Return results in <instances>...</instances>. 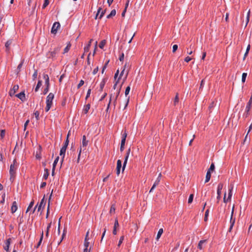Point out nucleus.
<instances>
[{
  "instance_id": "34",
  "label": "nucleus",
  "mask_w": 252,
  "mask_h": 252,
  "mask_svg": "<svg viewBox=\"0 0 252 252\" xmlns=\"http://www.w3.org/2000/svg\"><path fill=\"white\" fill-rule=\"evenodd\" d=\"M41 85H42V81L41 80H39L37 83V84L35 87V91L37 92L38 89H39V88L41 86Z\"/></svg>"
},
{
  "instance_id": "5",
  "label": "nucleus",
  "mask_w": 252,
  "mask_h": 252,
  "mask_svg": "<svg viewBox=\"0 0 252 252\" xmlns=\"http://www.w3.org/2000/svg\"><path fill=\"white\" fill-rule=\"evenodd\" d=\"M121 91V88H118L116 91H113V93H111L110 94V102L113 100V97L115 96L118 97Z\"/></svg>"
},
{
  "instance_id": "16",
  "label": "nucleus",
  "mask_w": 252,
  "mask_h": 252,
  "mask_svg": "<svg viewBox=\"0 0 252 252\" xmlns=\"http://www.w3.org/2000/svg\"><path fill=\"white\" fill-rule=\"evenodd\" d=\"M46 204V202L44 201V197L42 199L41 202L38 207L37 211L39 212L42 208H44Z\"/></svg>"
},
{
  "instance_id": "59",
  "label": "nucleus",
  "mask_w": 252,
  "mask_h": 252,
  "mask_svg": "<svg viewBox=\"0 0 252 252\" xmlns=\"http://www.w3.org/2000/svg\"><path fill=\"white\" fill-rule=\"evenodd\" d=\"M59 157H57L55 160H54V163H53V167H55L56 166V164L57 163H58V161H59Z\"/></svg>"
},
{
  "instance_id": "11",
  "label": "nucleus",
  "mask_w": 252,
  "mask_h": 252,
  "mask_svg": "<svg viewBox=\"0 0 252 252\" xmlns=\"http://www.w3.org/2000/svg\"><path fill=\"white\" fill-rule=\"evenodd\" d=\"M130 149L129 148L126 152V155L125 158V160H124V162L123 163V166L122 167V172H123L125 169V167L126 166V164L127 163V161L128 160V158L129 155L130 154Z\"/></svg>"
},
{
  "instance_id": "23",
  "label": "nucleus",
  "mask_w": 252,
  "mask_h": 252,
  "mask_svg": "<svg viewBox=\"0 0 252 252\" xmlns=\"http://www.w3.org/2000/svg\"><path fill=\"white\" fill-rule=\"evenodd\" d=\"M89 240H84V247H85V248H88L89 247V246H90L91 243V246H92V245H93V244H94V241H92V242H90L89 241Z\"/></svg>"
},
{
  "instance_id": "63",
  "label": "nucleus",
  "mask_w": 252,
  "mask_h": 252,
  "mask_svg": "<svg viewBox=\"0 0 252 252\" xmlns=\"http://www.w3.org/2000/svg\"><path fill=\"white\" fill-rule=\"evenodd\" d=\"M91 93V89H89L88 90V92H87V95H86V99L90 96Z\"/></svg>"
},
{
  "instance_id": "21",
  "label": "nucleus",
  "mask_w": 252,
  "mask_h": 252,
  "mask_svg": "<svg viewBox=\"0 0 252 252\" xmlns=\"http://www.w3.org/2000/svg\"><path fill=\"white\" fill-rule=\"evenodd\" d=\"M65 152H66V150L64 149H63L62 148H61V150H60V155L62 157V159H61V163H62L63 161V158H64V156H65Z\"/></svg>"
},
{
  "instance_id": "61",
  "label": "nucleus",
  "mask_w": 252,
  "mask_h": 252,
  "mask_svg": "<svg viewBox=\"0 0 252 252\" xmlns=\"http://www.w3.org/2000/svg\"><path fill=\"white\" fill-rule=\"evenodd\" d=\"M178 45H176V44L174 45L173 46V50H172V52H173V53H175V52L177 51V50L178 49Z\"/></svg>"
},
{
  "instance_id": "53",
  "label": "nucleus",
  "mask_w": 252,
  "mask_h": 252,
  "mask_svg": "<svg viewBox=\"0 0 252 252\" xmlns=\"http://www.w3.org/2000/svg\"><path fill=\"white\" fill-rule=\"evenodd\" d=\"M5 131L4 129H2L0 131V135L1 138H3L5 136Z\"/></svg>"
},
{
  "instance_id": "58",
  "label": "nucleus",
  "mask_w": 252,
  "mask_h": 252,
  "mask_svg": "<svg viewBox=\"0 0 252 252\" xmlns=\"http://www.w3.org/2000/svg\"><path fill=\"white\" fill-rule=\"evenodd\" d=\"M124 239V236H122L120 237V240H119V243H118V247H120L121 244L123 243V241Z\"/></svg>"
},
{
  "instance_id": "39",
  "label": "nucleus",
  "mask_w": 252,
  "mask_h": 252,
  "mask_svg": "<svg viewBox=\"0 0 252 252\" xmlns=\"http://www.w3.org/2000/svg\"><path fill=\"white\" fill-rule=\"evenodd\" d=\"M116 210L115 205V204H113L111 205L110 210V213H114Z\"/></svg>"
},
{
  "instance_id": "35",
  "label": "nucleus",
  "mask_w": 252,
  "mask_h": 252,
  "mask_svg": "<svg viewBox=\"0 0 252 252\" xmlns=\"http://www.w3.org/2000/svg\"><path fill=\"white\" fill-rule=\"evenodd\" d=\"M106 41L105 40H102L99 44V47L101 49H103L106 44Z\"/></svg>"
},
{
  "instance_id": "8",
  "label": "nucleus",
  "mask_w": 252,
  "mask_h": 252,
  "mask_svg": "<svg viewBox=\"0 0 252 252\" xmlns=\"http://www.w3.org/2000/svg\"><path fill=\"white\" fill-rule=\"evenodd\" d=\"M60 28V24L59 22H55L54 23L51 29V33L56 34L58 30Z\"/></svg>"
},
{
  "instance_id": "45",
  "label": "nucleus",
  "mask_w": 252,
  "mask_h": 252,
  "mask_svg": "<svg viewBox=\"0 0 252 252\" xmlns=\"http://www.w3.org/2000/svg\"><path fill=\"white\" fill-rule=\"evenodd\" d=\"M247 73H243L242 74V82L243 83H244L246 81V78L247 77Z\"/></svg>"
},
{
  "instance_id": "2",
  "label": "nucleus",
  "mask_w": 252,
  "mask_h": 252,
  "mask_svg": "<svg viewBox=\"0 0 252 252\" xmlns=\"http://www.w3.org/2000/svg\"><path fill=\"white\" fill-rule=\"evenodd\" d=\"M54 98V94L53 93H50L46 97V106L45 108V111L48 112L51 107L52 105V101Z\"/></svg>"
},
{
  "instance_id": "18",
  "label": "nucleus",
  "mask_w": 252,
  "mask_h": 252,
  "mask_svg": "<svg viewBox=\"0 0 252 252\" xmlns=\"http://www.w3.org/2000/svg\"><path fill=\"white\" fill-rule=\"evenodd\" d=\"M16 96L21 99L22 101L25 100V94L24 92H21L20 93L17 94Z\"/></svg>"
},
{
  "instance_id": "20",
  "label": "nucleus",
  "mask_w": 252,
  "mask_h": 252,
  "mask_svg": "<svg viewBox=\"0 0 252 252\" xmlns=\"http://www.w3.org/2000/svg\"><path fill=\"white\" fill-rule=\"evenodd\" d=\"M17 210V203L16 201H14L12 203V205L11 208V211L12 213H15Z\"/></svg>"
},
{
  "instance_id": "14",
  "label": "nucleus",
  "mask_w": 252,
  "mask_h": 252,
  "mask_svg": "<svg viewBox=\"0 0 252 252\" xmlns=\"http://www.w3.org/2000/svg\"><path fill=\"white\" fill-rule=\"evenodd\" d=\"M122 168V161L120 159H118L117 162L116 167V173L118 176L120 173L121 168Z\"/></svg>"
},
{
  "instance_id": "50",
  "label": "nucleus",
  "mask_w": 252,
  "mask_h": 252,
  "mask_svg": "<svg viewBox=\"0 0 252 252\" xmlns=\"http://www.w3.org/2000/svg\"><path fill=\"white\" fill-rule=\"evenodd\" d=\"M49 3V0H45L44 2L42 5V8L44 9Z\"/></svg>"
},
{
  "instance_id": "30",
  "label": "nucleus",
  "mask_w": 252,
  "mask_h": 252,
  "mask_svg": "<svg viewBox=\"0 0 252 252\" xmlns=\"http://www.w3.org/2000/svg\"><path fill=\"white\" fill-rule=\"evenodd\" d=\"M211 178V173L207 172L205 178V183H206L209 181Z\"/></svg>"
},
{
  "instance_id": "10",
  "label": "nucleus",
  "mask_w": 252,
  "mask_h": 252,
  "mask_svg": "<svg viewBox=\"0 0 252 252\" xmlns=\"http://www.w3.org/2000/svg\"><path fill=\"white\" fill-rule=\"evenodd\" d=\"M161 177V174L159 173L157 180H156V181L155 182L154 184H153L152 188L150 190V192H151L156 187V186H157L159 184L160 181Z\"/></svg>"
},
{
  "instance_id": "19",
  "label": "nucleus",
  "mask_w": 252,
  "mask_h": 252,
  "mask_svg": "<svg viewBox=\"0 0 252 252\" xmlns=\"http://www.w3.org/2000/svg\"><path fill=\"white\" fill-rule=\"evenodd\" d=\"M11 243V239L9 238L6 240L5 242V246L4 247V249L6 251L8 252L9 251V246Z\"/></svg>"
},
{
  "instance_id": "43",
  "label": "nucleus",
  "mask_w": 252,
  "mask_h": 252,
  "mask_svg": "<svg viewBox=\"0 0 252 252\" xmlns=\"http://www.w3.org/2000/svg\"><path fill=\"white\" fill-rule=\"evenodd\" d=\"M193 196L194 195L193 194H190L189 198L188 199V203L190 204L192 203L193 199Z\"/></svg>"
},
{
  "instance_id": "47",
  "label": "nucleus",
  "mask_w": 252,
  "mask_h": 252,
  "mask_svg": "<svg viewBox=\"0 0 252 252\" xmlns=\"http://www.w3.org/2000/svg\"><path fill=\"white\" fill-rule=\"evenodd\" d=\"M70 44H68L66 47L64 49V51H63V54H65L67 52H68V51H69L70 48Z\"/></svg>"
},
{
  "instance_id": "25",
  "label": "nucleus",
  "mask_w": 252,
  "mask_h": 252,
  "mask_svg": "<svg viewBox=\"0 0 252 252\" xmlns=\"http://www.w3.org/2000/svg\"><path fill=\"white\" fill-rule=\"evenodd\" d=\"M90 106H91L90 104H88L85 105L83 109V112L84 114H87L88 112L89 109H90Z\"/></svg>"
},
{
  "instance_id": "9",
  "label": "nucleus",
  "mask_w": 252,
  "mask_h": 252,
  "mask_svg": "<svg viewBox=\"0 0 252 252\" xmlns=\"http://www.w3.org/2000/svg\"><path fill=\"white\" fill-rule=\"evenodd\" d=\"M102 8L101 7H99L97 13L96 14V16L95 17V19H96L97 18H98L99 19H101L102 17L104 15L106 10H104L103 11H101Z\"/></svg>"
},
{
  "instance_id": "60",
  "label": "nucleus",
  "mask_w": 252,
  "mask_h": 252,
  "mask_svg": "<svg viewBox=\"0 0 252 252\" xmlns=\"http://www.w3.org/2000/svg\"><path fill=\"white\" fill-rule=\"evenodd\" d=\"M130 88L129 86H128L126 87V91H125V94L126 95H127L129 93V91H130Z\"/></svg>"
},
{
  "instance_id": "22",
  "label": "nucleus",
  "mask_w": 252,
  "mask_h": 252,
  "mask_svg": "<svg viewBox=\"0 0 252 252\" xmlns=\"http://www.w3.org/2000/svg\"><path fill=\"white\" fill-rule=\"evenodd\" d=\"M206 241H207L206 240H202L200 241L198 244L197 248L199 250H202L203 249V245L204 244H205L206 242Z\"/></svg>"
},
{
  "instance_id": "27",
  "label": "nucleus",
  "mask_w": 252,
  "mask_h": 252,
  "mask_svg": "<svg viewBox=\"0 0 252 252\" xmlns=\"http://www.w3.org/2000/svg\"><path fill=\"white\" fill-rule=\"evenodd\" d=\"M52 193H53V190L52 191V192L50 195V197H49V200H48V207H47V213H46V218H47L48 217V216H49V206H50V199H51V196L52 195Z\"/></svg>"
},
{
  "instance_id": "46",
  "label": "nucleus",
  "mask_w": 252,
  "mask_h": 252,
  "mask_svg": "<svg viewBox=\"0 0 252 252\" xmlns=\"http://www.w3.org/2000/svg\"><path fill=\"white\" fill-rule=\"evenodd\" d=\"M23 64V61H22L20 63H19V65H18V67L17 68V73H19L20 71L21 68L22 67Z\"/></svg>"
},
{
  "instance_id": "55",
  "label": "nucleus",
  "mask_w": 252,
  "mask_h": 252,
  "mask_svg": "<svg viewBox=\"0 0 252 252\" xmlns=\"http://www.w3.org/2000/svg\"><path fill=\"white\" fill-rule=\"evenodd\" d=\"M204 83H205V81L204 79L202 80V81H201V83H200V87H199V90L200 91V90H202V89H203V87L204 86Z\"/></svg>"
},
{
  "instance_id": "48",
  "label": "nucleus",
  "mask_w": 252,
  "mask_h": 252,
  "mask_svg": "<svg viewBox=\"0 0 252 252\" xmlns=\"http://www.w3.org/2000/svg\"><path fill=\"white\" fill-rule=\"evenodd\" d=\"M70 134V131H69L68 134H67V137H66V139L64 143V145H65V146H68V143H69V140H68V137H69V135Z\"/></svg>"
},
{
  "instance_id": "62",
  "label": "nucleus",
  "mask_w": 252,
  "mask_h": 252,
  "mask_svg": "<svg viewBox=\"0 0 252 252\" xmlns=\"http://www.w3.org/2000/svg\"><path fill=\"white\" fill-rule=\"evenodd\" d=\"M84 81L83 80H80L79 83L78 84V85L77 86V88H79L82 86H83L84 85Z\"/></svg>"
},
{
  "instance_id": "40",
  "label": "nucleus",
  "mask_w": 252,
  "mask_h": 252,
  "mask_svg": "<svg viewBox=\"0 0 252 252\" xmlns=\"http://www.w3.org/2000/svg\"><path fill=\"white\" fill-rule=\"evenodd\" d=\"M3 18V17L2 15L0 16V29H2V28L4 26V24L2 23Z\"/></svg>"
},
{
  "instance_id": "6",
  "label": "nucleus",
  "mask_w": 252,
  "mask_h": 252,
  "mask_svg": "<svg viewBox=\"0 0 252 252\" xmlns=\"http://www.w3.org/2000/svg\"><path fill=\"white\" fill-rule=\"evenodd\" d=\"M60 48H55L53 51L49 52L47 53V57L49 58H54L56 56V54L59 52Z\"/></svg>"
},
{
  "instance_id": "15",
  "label": "nucleus",
  "mask_w": 252,
  "mask_h": 252,
  "mask_svg": "<svg viewBox=\"0 0 252 252\" xmlns=\"http://www.w3.org/2000/svg\"><path fill=\"white\" fill-rule=\"evenodd\" d=\"M119 224L118 220L116 219L115 220L114 225V228H113V234L114 235L117 234V228L118 227H119Z\"/></svg>"
},
{
  "instance_id": "41",
  "label": "nucleus",
  "mask_w": 252,
  "mask_h": 252,
  "mask_svg": "<svg viewBox=\"0 0 252 252\" xmlns=\"http://www.w3.org/2000/svg\"><path fill=\"white\" fill-rule=\"evenodd\" d=\"M33 204H34V201H31L27 209L26 213H27L28 212H29L30 211V210L31 209V208L32 207Z\"/></svg>"
},
{
  "instance_id": "3",
  "label": "nucleus",
  "mask_w": 252,
  "mask_h": 252,
  "mask_svg": "<svg viewBox=\"0 0 252 252\" xmlns=\"http://www.w3.org/2000/svg\"><path fill=\"white\" fill-rule=\"evenodd\" d=\"M88 142H89L88 140H86V136L83 135V137H82V144L80 146L79 152V154H78V159H77L78 163L79 162L80 157V155H81V153L82 149L83 148V151L86 149V147L88 145Z\"/></svg>"
},
{
  "instance_id": "49",
  "label": "nucleus",
  "mask_w": 252,
  "mask_h": 252,
  "mask_svg": "<svg viewBox=\"0 0 252 252\" xmlns=\"http://www.w3.org/2000/svg\"><path fill=\"white\" fill-rule=\"evenodd\" d=\"M209 209H207L206 212H205V217H204V220L205 221H206L208 220V216L209 215Z\"/></svg>"
},
{
  "instance_id": "4",
  "label": "nucleus",
  "mask_w": 252,
  "mask_h": 252,
  "mask_svg": "<svg viewBox=\"0 0 252 252\" xmlns=\"http://www.w3.org/2000/svg\"><path fill=\"white\" fill-rule=\"evenodd\" d=\"M234 205L233 206V207H232V211H231V217H230V227H229V231H231L232 228H233V226L235 223V218H233V214H234Z\"/></svg>"
},
{
  "instance_id": "38",
  "label": "nucleus",
  "mask_w": 252,
  "mask_h": 252,
  "mask_svg": "<svg viewBox=\"0 0 252 252\" xmlns=\"http://www.w3.org/2000/svg\"><path fill=\"white\" fill-rule=\"evenodd\" d=\"M250 13H251V11H250V9L249 10L248 13H247V18H246V26L247 25L248 23H249V20H250Z\"/></svg>"
},
{
  "instance_id": "17",
  "label": "nucleus",
  "mask_w": 252,
  "mask_h": 252,
  "mask_svg": "<svg viewBox=\"0 0 252 252\" xmlns=\"http://www.w3.org/2000/svg\"><path fill=\"white\" fill-rule=\"evenodd\" d=\"M12 43V40L11 39L8 40L5 44V46L6 48V52L7 53L9 52L10 50V46Z\"/></svg>"
},
{
  "instance_id": "31",
  "label": "nucleus",
  "mask_w": 252,
  "mask_h": 252,
  "mask_svg": "<svg viewBox=\"0 0 252 252\" xmlns=\"http://www.w3.org/2000/svg\"><path fill=\"white\" fill-rule=\"evenodd\" d=\"M106 83V80L103 79L100 84V91H102Z\"/></svg>"
},
{
  "instance_id": "28",
  "label": "nucleus",
  "mask_w": 252,
  "mask_h": 252,
  "mask_svg": "<svg viewBox=\"0 0 252 252\" xmlns=\"http://www.w3.org/2000/svg\"><path fill=\"white\" fill-rule=\"evenodd\" d=\"M126 143V140L124 139H122L121 140V147H120V151L121 152H123L125 148V145Z\"/></svg>"
},
{
  "instance_id": "24",
  "label": "nucleus",
  "mask_w": 252,
  "mask_h": 252,
  "mask_svg": "<svg viewBox=\"0 0 252 252\" xmlns=\"http://www.w3.org/2000/svg\"><path fill=\"white\" fill-rule=\"evenodd\" d=\"M233 186L231 184L230 186L229 189L228 196L227 200L231 199V198L232 195V190L233 189Z\"/></svg>"
},
{
  "instance_id": "1",
  "label": "nucleus",
  "mask_w": 252,
  "mask_h": 252,
  "mask_svg": "<svg viewBox=\"0 0 252 252\" xmlns=\"http://www.w3.org/2000/svg\"><path fill=\"white\" fill-rule=\"evenodd\" d=\"M17 168V165L16 164V159H14L13 161V163L10 165L9 169V180L11 182H13L15 179Z\"/></svg>"
},
{
  "instance_id": "32",
  "label": "nucleus",
  "mask_w": 252,
  "mask_h": 252,
  "mask_svg": "<svg viewBox=\"0 0 252 252\" xmlns=\"http://www.w3.org/2000/svg\"><path fill=\"white\" fill-rule=\"evenodd\" d=\"M44 175H43V178L45 179V180H46L47 178H48V177L49 176V170L47 168H45L44 169Z\"/></svg>"
},
{
  "instance_id": "57",
  "label": "nucleus",
  "mask_w": 252,
  "mask_h": 252,
  "mask_svg": "<svg viewBox=\"0 0 252 252\" xmlns=\"http://www.w3.org/2000/svg\"><path fill=\"white\" fill-rule=\"evenodd\" d=\"M46 87L44 89V91H43L44 94H46L48 93V92L49 91V85H46Z\"/></svg>"
},
{
  "instance_id": "54",
  "label": "nucleus",
  "mask_w": 252,
  "mask_h": 252,
  "mask_svg": "<svg viewBox=\"0 0 252 252\" xmlns=\"http://www.w3.org/2000/svg\"><path fill=\"white\" fill-rule=\"evenodd\" d=\"M117 99L118 97H116L115 96L113 97V100L111 101V102L113 103V104L114 105V106H115L116 105Z\"/></svg>"
},
{
  "instance_id": "13",
  "label": "nucleus",
  "mask_w": 252,
  "mask_h": 252,
  "mask_svg": "<svg viewBox=\"0 0 252 252\" xmlns=\"http://www.w3.org/2000/svg\"><path fill=\"white\" fill-rule=\"evenodd\" d=\"M19 86L18 85H14L12 89H11L9 92V94L12 96L14 95L15 93L18 90Z\"/></svg>"
},
{
  "instance_id": "26",
  "label": "nucleus",
  "mask_w": 252,
  "mask_h": 252,
  "mask_svg": "<svg viewBox=\"0 0 252 252\" xmlns=\"http://www.w3.org/2000/svg\"><path fill=\"white\" fill-rule=\"evenodd\" d=\"M43 78L45 80V85H50V84H49V78L48 75L47 74H43Z\"/></svg>"
},
{
  "instance_id": "12",
  "label": "nucleus",
  "mask_w": 252,
  "mask_h": 252,
  "mask_svg": "<svg viewBox=\"0 0 252 252\" xmlns=\"http://www.w3.org/2000/svg\"><path fill=\"white\" fill-rule=\"evenodd\" d=\"M223 188V184L221 183H220L218 186V189H217V199L218 200V201L220 199V195H221V191Z\"/></svg>"
},
{
  "instance_id": "36",
  "label": "nucleus",
  "mask_w": 252,
  "mask_h": 252,
  "mask_svg": "<svg viewBox=\"0 0 252 252\" xmlns=\"http://www.w3.org/2000/svg\"><path fill=\"white\" fill-rule=\"evenodd\" d=\"M179 98L178 97V94H177L174 100V105H176L179 102Z\"/></svg>"
},
{
  "instance_id": "42",
  "label": "nucleus",
  "mask_w": 252,
  "mask_h": 252,
  "mask_svg": "<svg viewBox=\"0 0 252 252\" xmlns=\"http://www.w3.org/2000/svg\"><path fill=\"white\" fill-rule=\"evenodd\" d=\"M215 169V165L213 163H212L211 164V166L209 168V169H208V170L207 171V172H209L210 173H211V171H213Z\"/></svg>"
},
{
  "instance_id": "33",
  "label": "nucleus",
  "mask_w": 252,
  "mask_h": 252,
  "mask_svg": "<svg viewBox=\"0 0 252 252\" xmlns=\"http://www.w3.org/2000/svg\"><path fill=\"white\" fill-rule=\"evenodd\" d=\"M163 233V229L162 228H160L159 229L158 232V234H157V240H158L159 239V238L160 237L161 234H162Z\"/></svg>"
},
{
  "instance_id": "44",
  "label": "nucleus",
  "mask_w": 252,
  "mask_h": 252,
  "mask_svg": "<svg viewBox=\"0 0 252 252\" xmlns=\"http://www.w3.org/2000/svg\"><path fill=\"white\" fill-rule=\"evenodd\" d=\"M119 82V79L115 82V84L113 86V91H116V90L118 89V88H121V86L120 87H117V84H118V83Z\"/></svg>"
},
{
  "instance_id": "37",
  "label": "nucleus",
  "mask_w": 252,
  "mask_h": 252,
  "mask_svg": "<svg viewBox=\"0 0 252 252\" xmlns=\"http://www.w3.org/2000/svg\"><path fill=\"white\" fill-rule=\"evenodd\" d=\"M51 222L50 223H49L47 227V230H46V237H48L49 236V229H50V228L51 227Z\"/></svg>"
},
{
  "instance_id": "64",
  "label": "nucleus",
  "mask_w": 252,
  "mask_h": 252,
  "mask_svg": "<svg viewBox=\"0 0 252 252\" xmlns=\"http://www.w3.org/2000/svg\"><path fill=\"white\" fill-rule=\"evenodd\" d=\"M37 76V71L36 70L34 71V72L32 75L33 80L35 79L36 78Z\"/></svg>"
},
{
  "instance_id": "51",
  "label": "nucleus",
  "mask_w": 252,
  "mask_h": 252,
  "mask_svg": "<svg viewBox=\"0 0 252 252\" xmlns=\"http://www.w3.org/2000/svg\"><path fill=\"white\" fill-rule=\"evenodd\" d=\"M43 231H42V233L41 234V237H40V240H39V241L37 244V247L39 246L42 242V239H43Z\"/></svg>"
},
{
  "instance_id": "29",
  "label": "nucleus",
  "mask_w": 252,
  "mask_h": 252,
  "mask_svg": "<svg viewBox=\"0 0 252 252\" xmlns=\"http://www.w3.org/2000/svg\"><path fill=\"white\" fill-rule=\"evenodd\" d=\"M116 12L115 9L112 10L110 13L107 16V18L109 19L116 15Z\"/></svg>"
},
{
  "instance_id": "7",
  "label": "nucleus",
  "mask_w": 252,
  "mask_h": 252,
  "mask_svg": "<svg viewBox=\"0 0 252 252\" xmlns=\"http://www.w3.org/2000/svg\"><path fill=\"white\" fill-rule=\"evenodd\" d=\"M252 104V95L251 96L249 102H248L246 107V110H245V114L246 115V117H248V116L249 115V112L251 109Z\"/></svg>"
},
{
  "instance_id": "52",
  "label": "nucleus",
  "mask_w": 252,
  "mask_h": 252,
  "mask_svg": "<svg viewBox=\"0 0 252 252\" xmlns=\"http://www.w3.org/2000/svg\"><path fill=\"white\" fill-rule=\"evenodd\" d=\"M126 136H127V132H126V130H125L124 131L123 133L122 134V139H124L125 140H126Z\"/></svg>"
},
{
  "instance_id": "56",
  "label": "nucleus",
  "mask_w": 252,
  "mask_h": 252,
  "mask_svg": "<svg viewBox=\"0 0 252 252\" xmlns=\"http://www.w3.org/2000/svg\"><path fill=\"white\" fill-rule=\"evenodd\" d=\"M34 115L35 116V117L36 119V120H39V112L38 111H35L34 113Z\"/></svg>"
}]
</instances>
